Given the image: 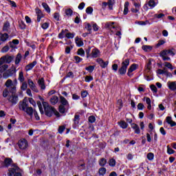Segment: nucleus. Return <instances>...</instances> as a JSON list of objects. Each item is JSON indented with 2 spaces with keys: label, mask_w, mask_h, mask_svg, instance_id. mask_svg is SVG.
Returning <instances> with one entry per match:
<instances>
[{
  "label": "nucleus",
  "mask_w": 176,
  "mask_h": 176,
  "mask_svg": "<svg viewBox=\"0 0 176 176\" xmlns=\"http://www.w3.org/2000/svg\"><path fill=\"white\" fill-rule=\"evenodd\" d=\"M145 100H146V104H147V109H148L150 111H151V109H152V104H151V98H144V99H143V101H145Z\"/></svg>",
  "instance_id": "nucleus-25"
},
{
  "label": "nucleus",
  "mask_w": 176,
  "mask_h": 176,
  "mask_svg": "<svg viewBox=\"0 0 176 176\" xmlns=\"http://www.w3.org/2000/svg\"><path fill=\"white\" fill-rule=\"evenodd\" d=\"M75 41L78 47H80V46H83V41H82V40H80L79 37H76Z\"/></svg>",
  "instance_id": "nucleus-28"
},
{
  "label": "nucleus",
  "mask_w": 176,
  "mask_h": 176,
  "mask_svg": "<svg viewBox=\"0 0 176 176\" xmlns=\"http://www.w3.org/2000/svg\"><path fill=\"white\" fill-rule=\"evenodd\" d=\"M14 57L10 56L9 55L3 56V60H4V63H6L7 64H10L12 61L13 60Z\"/></svg>",
  "instance_id": "nucleus-19"
},
{
  "label": "nucleus",
  "mask_w": 176,
  "mask_h": 176,
  "mask_svg": "<svg viewBox=\"0 0 176 176\" xmlns=\"http://www.w3.org/2000/svg\"><path fill=\"white\" fill-rule=\"evenodd\" d=\"M117 105L119 109H120L121 108H123V100H122V99H119L117 101Z\"/></svg>",
  "instance_id": "nucleus-47"
},
{
  "label": "nucleus",
  "mask_w": 176,
  "mask_h": 176,
  "mask_svg": "<svg viewBox=\"0 0 176 176\" xmlns=\"http://www.w3.org/2000/svg\"><path fill=\"white\" fill-rule=\"evenodd\" d=\"M28 85L30 89L32 90V91H34V93H39V90L38 89L36 85L31 78L28 79Z\"/></svg>",
  "instance_id": "nucleus-6"
},
{
  "label": "nucleus",
  "mask_w": 176,
  "mask_h": 176,
  "mask_svg": "<svg viewBox=\"0 0 176 176\" xmlns=\"http://www.w3.org/2000/svg\"><path fill=\"white\" fill-rule=\"evenodd\" d=\"M36 64H37L36 60H34L32 63L28 64L25 67V71L26 72L31 71V69H32V68H34V65H36Z\"/></svg>",
  "instance_id": "nucleus-15"
},
{
  "label": "nucleus",
  "mask_w": 176,
  "mask_h": 176,
  "mask_svg": "<svg viewBox=\"0 0 176 176\" xmlns=\"http://www.w3.org/2000/svg\"><path fill=\"white\" fill-rule=\"evenodd\" d=\"M42 6L45 9V12H47V13L50 14V12H51L50 7H49V5H47V3H42Z\"/></svg>",
  "instance_id": "nucleus-27"
},
{
  "label": "nucleus",
  "mask_w": 176,
  "mask_h": 176,
  "mask_svg": "<svg viewBox=\"0 0 176 176\" xmlns=\"http://www.w3.org/2000/svg\"><path fill=\"white\" fill-rule=\"evenodd\" d=\"M168 54L167 50H164L160 53V56L162 58L167 56Z\"/></svg>",
  "instance_id": "nucleus-49"
},
{
  "label": "nucleus",
  "mask_w": 176,
  "mask_h": 176,
  "mask_svg": "<svg viewBox=\"0 0 176 176\" xmlns=\"http://www.w3.org/2000/svg\"><path fill=\"white\" fill-rule=\"evenodd\" d=\"M21 58H23V56H21V54L19 53L16 55V57L15 58V64H16V65H19V64H20V62L21 61Z\"/></svg>",
  "instance_id": "nucleus-24"
},
{
  "label": "nucleus",
  "mask_w": 176,
  "mask_h": 176,
  "mask_svg": "<svg viewBox=\"0 0 176 176\" xmlns=\"http://www.w3.org/2000/svg\"><path fill=\"white\" fill-rule=\"evenodd\" d=\"M85 29L87 30V31H89V32H85L84 34H82V36L84 38H86V36H87V35L89 34H91V25H90V23H87L86 25H85Z\"/></svg>",
  "instance_id": "nucleus-18"
},
{
  "label": "nucleus",
  "mask_w": 176,
  "mask_h": 176,
  "mask_svg": "<svg viewBox=\"0 0 176 176\" xmlns=\"http://www.w3.org/2000/svg\"><path fill=\"white\" fill-rule=\"evenodd\" d=\"M8 96H9V89L6 88L3 91V97L6 98Z\"/></svg>",
  "instance_id": "nucleus-54"
},
{
  "label": "nucleus",
  "mask_w": 176,
  "mask_h": 176,
  "mask_svg": "<svg viewBox=\"0 0 176 176\" xmlns=\"http://www.w3.org/2000/svg\"><path fill=\"white\" fill-rule=\"evenodd\" d=\"M64 130H65V126H60L58 128V133L59 134H63V133H64Z\"/></svg>",
  "instance_id": "nucleus-60"
},
{
  "label": "nucleus",
  "mask_w": 176,
  "mask_h": 176,
  "mask_svg": "<svg viewBox=\"0 0 176 176\" xmlns=\"http://www.w3.org/2000/svg\"><path fill=\"white\" fill-rule=\"evenodd\" d=\"M86 13H87V14H91V13H93V8L91 7L87 8Z\"/></svg>",
  "instance_id": "nucleus-63"
},
{
  "label": "nucleus",
  "mask_w": 176,
  "mask_h": 176,
  "mask_svg": "<svg viewBox=\"0 0 176 176\" xmlns=\"http://www.w3.org/2000/svg\"><path fill=\"white\" fill-rule=\"evenodd\" d=\"M37 105L41 115H43L45 113V111H43V108L42 107V103L41 102V101H37Z\"/></svg>",
  "instance_id": "nucleus-37"
},
{
  "label": "nucleus",
  "mask_w": 176,
  "mask_h": 176,
  "mask_svg": "<svg viewBox=\"0 0 176 176\" xmlns=\"http://www.w3.org/2000/svg\"><path fill=\"white\" fill-rule=\"evenodd\" d=\"M36 13L37 15V21L39 23L41 21V19H43L45 15H43L42 11L39 8H36Z\"/></svg>",
  "instance_id": "nucleus-13"
},
{
  "label": "nucleus",
  "mask_w": 176,
  "mask_h": 176,
  "mask_svg": "<svg viewBox=\"0 0 176 176\" xmlns=\"http://www.w3.org/2000/svg\"><path fill=\"white\" fill-rule=\"evenodd\" d=\"M96 63H98V64H99V65L101 67V68H107V67H108V64L109 62L108 61H104V60H102V58H99L96 59Z\"/></svg>",
  "instance_id": "nucleus-11"
},
{
  "label": "nucleus",
  "mask_w": 176,
  "mask_h": 176,
  "mask_svg": "<svg viewBox=\"0 0 176 176\" xmlns=\"http://www.w3.org/2000/svg\"><path fill=\"white\" fill-rule=\"evenodd\" d=\"M60 102H61V105H68V100H67V99H65V98H64V96H60Z\"/></svg>",
  "instance_id": "nucleus-38"
},
{
  "label": "nucleus",
  "mask_w": 176,
  "mask_h": 176,
  "mask_svg": "<svg viewBox=\"0 0 176 176\" xmlns=\"http://www.w3.org/2000/svg\"><path fill=\"white\" fill-rule=\"evenodd\" d=\"M164 75L166 76V78H173V74L170 73L167 69L165 70Z\"/></svg>",
  "instance_id": "nucleus-58"
},
{
  "label": "nucleus",
  "mask_w": 176,
  "mask_h": 176,
  "mask_svg": "<svg viewBox=\"0 0 176 176\" xmlns=\"http://www.w3.org/2000/svg\"><path fill=\"white\" fill-rule=\"evenodd\" d=\"M107 164V160L105 158H101L99 161V165L101 167H104Z\"/></svg>",
  "instance_id": "nucleus-42"
},
{
  "label": "nucleus",
  "mask_w": 176,
  "mask_h": 176,
  "mask_svg": "<svg viewBox=\"0 0 176 176\" xmlns=\"http://www.w3.org/2000/svg\"><path fill=\"white\" fill-rule=\"evenodd\" d=\"M137 68H138V65L135 63L132 64L128 69V72H127L128 76H130V77L133 76V72H134V71H135Z\"/></svg>",
  "instance_id": "nucleus-8"
},
{
  "label": "nucleus",
  "mask_w": 176,
  "mask_h": 176,
  "mask_svg": "<svg viewBox=\"0 0 176 176\" xmlns=\"http://www.w3.org/2000/svg\"><path fill=\"white\" fill-rule=\"evenodd\" d=\"M7 39H9V34H8V33H0V41L1 42V43L3 42H6Z\"/></svg>",
  "instance_id": "nucleus-17"
},
{
  "label": "nucleus",
  "mask_w": 176,
  "mask_h": 176,
  "mask_svg": "<svg viewBox=\"0 0 176 176\" xmlns=\"http://www.w3.org/2000/svg\"><path fill=\"white\" fill-rule=\"evenodd\" d=\"M131 127L135 131V134H140L141 133V130H140V126H138L137 124H131Z\"/></svg>",
  "instance_id": "nucleus-21"
},
{
  "label": "nucleus",
  "mask_w": 176,
  "mask_h": 176,
  "mask_svg": "<svg viewBox=\"0 0 176 176\" xmlns=\"http://www.w3.org/2000/svg\"><path fill=\"white\" fill-rule=\"evenodd\" d=\"M109 164L111 166V167H115V166H116V161L115 159H111L109 161Z\"/></svg>",
  "instance_id": "nucleus-45"
},
{
  "label": "nucleus",
  "mask_w": 176,
  "mask_h": 176,
  "mask_svg": "<svg viewBox=\"0 0 176 176\" xmlns=\"http://www.w3.org/2000/svg\"><path fill=\"white\" fill-rule=\"evenodd\" d=\"M8 102L12 105H16L17 102H19V96L17 95H11L8 96Z\"/></svg>",
  "instance_id": "nucleus-7"
},
{
  "label": "nucleus",
  "mask_w": 176,
  "mask_h": 176,
  "mask_svg": "<svg viewBox=\"0 0 176 176\" xmlns=\"http://www.w3.org/2000/svg\"><path fill=\"white\" fill-rule=\"evenodd\" d=\"M8 91H10L12 95H16V87L14 85L10 87Z\"/></svg>",
  "instance_id": "nucleus-35"
},
{
  "label": "nucleus",
  "mask_w": 176,
  "mask_h": 176,
  "mask_svg": "<svg viewBox=\"0 0 176 176\" xmlns=\"http://www.w3.org/2000/svg\"><path fill=\"white\" fill-rule=\"evenodd\" d=\"M91 28H93L94 31H98V25L97 23H91Z\"/></svg>",
  "instance_id": "nucleus-61"
},
{
  "label": "nucleus",
  "mask_w": 176,
  "mask_h": 176,
  "mask_svg": "<svg viewBox=\"0 0 176 176\" xmlns=\"http://www.w3.org/2000/svg\"><path fill=\"white\" fill-rule=\"evenodd\" d=\"M18 146L21 151H25L28 148V142L25 139H23L19 141Z\"/></svg>",
  "instance_id": "nucleus-5"
},
{
  "label": "nucleus",
  "mask_w": 176,
  "mask_h": 176,
  "mask_svg": "<svg viewBox=\"0 0 176 176\" xmlns=\"http://www.w3.org/2000/svg\"><path fill=\"white\" fill-rule=\"evenodd\" d=\"M148 6L151 8V9H153L155 6H156V2L153 0H150L148 3Z\"/></svg>",
  "instance_id": "nucleus-43"
},
{
  "label": "nucleus",
  "mask_w": 176,
  "mask_h": 176,
  "mask_svg": "<svg viewBox=\"0 0 176 176\" xmlns=\"http://www.w3.org/2000/svg\"><path fill=\"white\" fill-rule=\"evenodd\" d=\"M121 67L118 69L120 75H125L127 72V67L130 65V59H125L121 64Z\"/></svg>",
  "instance_id": "nucleus-2"
},
{
  "label": "nucleus",
  "mask_w": 176,
  "mask_h": 176,
  "mask_svg": "<svg viewBox=\"0 0 176 176\" xmlns=\"http://www.w3.org/2000/svg\"><path fill=\"white\" fill-rule=\"evenodd\" d=\"M166 122L168 124H170V127L176 126V122L173 121V119L170 116L166 117Z\"/></svg>",
  "instance_id": "nucleus-22"
},
{
  "label": "nucleus",
  "mask_w": 176,
  "mask_h": 176,
  "mask_svg": "<svg viewBox=\"0 0 176 176\" xmlns=\"http://www.w3.org/2000/svg\"><path fill=\"white\" fill-rule=\"evenodd\" d=\"M100 55H101V52H100V50L98 49L94 48L91 50V57L92 58H97V57H100Z\"/></svg>",
  "instance_id": "nucleus-10"
},
{
  "label": "nucleus",
  "mask_w": 176,
  "mask_h": 176,
  "mask_svg": "<svg viewBox=\"0 0 176 176\" xmlns=\"http://www.w3.org/2000/svg\"><path fill=\"white\" fill-rule=\"evenodd\" d=\"M77 54H78V56H81V57H85V50H83V48L78 49Z\"/></svg>",
  "instance_id": "nucleus-44"
},
{
  "label": "nucleus",
  "mask_w": 176,
  "mask_h": 176,
  "mask_svg": "<svg viewBox=\"0 0 176 176\" xmlns=\"http://www.w3.org/2000/svg\"><path fill=\"white\" fill-rule=\"evenodd\" d=\"M88 120L89 123H94V122H96V117H94V116H91L89 117Z\"/></svg>",
  "instance_id": "nucleus-59"
},
{
  "label": "nucleus",
  "mask_w": 176,
  "mask_h": 176,
  "mask_svg": "<svg viewBox=\"0 0 176 176\" xmlns=\"http://www.w3.org/2000/svg\"><path fill=\"white\" fill-rule=\"evenodd\" d=\"M54 19L56 21H60V14L58 12H55L54 14Z\"/></svg>",
  "instance_id": "nucleus-55"
},
{
  "label": "nucleus",
  "mask_w": 176,
  "mask_h": 176,
  "mask_svg": "<svg viewBox=\"0 0 176 176\" xmlns=\"http://www.w3.org/2000/svg\"><path fill=\"white\" fill-rule=\"evenodd\" d=\"M10 164H12V159L6 158L5 160H4L5 167H9Z\"/></svg>",
  "instance_id": "nucleus-33"
},
{
  "label": "nucleus",
  "mask_w": 176,
  "mask_h": 176,
  "mask_svg": "<svg viewBox=\"0 0 176 176\" xmlns=\"http://www.w3.org/2000/svg\"><path fill=\"white\" fill-rule=\"evenodd\" d=\"M95 66L90 65L89 67H85L86 71H88V72H93L94 71Z\"/></svg>",
  "instance_id": "nucleus-51"
},
{
  "label": "nucleus",
  "mask_w": 176,
  "mask_h": 176,
  "mask_svg": "<svg viewBox=\"0 0 176 176\" xmlns=\"http://www.w3.org/2000/svg\"><path fill=\"white\" fill-rule=\"evenodd\" d=\"M34 111L35 110H34V109H32V107H30L28 106V108H26L25 112H26V113L28 115H29V116H32Z\"/></svg>",
  "instance_id": "nucleus-23"
},
{
  "label": "nucleus",
  "mask_w": 176,
  "mask_h": 176,
  "mask_svg": "<svg viewBox=\"0 0 176 176\" xmlns=\"http://www.w3.org/2000/svg\"><path fill=\"white\" fill-rule=\"evenodd\" d=\"M154 157H155V155L153 154V153H148L147 154V159L148 160H153Z\"/></svg>",
  "instance_id": "nucleus-56"
},
{
  "label": "nucleus",
  "mask_w": 176,
  "mask_h": 176,
  "mask_svg": "<svg viewBox=\"0 0 176 176\" xmlns=\"http://www.w3.org/2000/svg\"><path fill=\"white\" fill-rule=\"evenodd\" d=\"M21 83H22L21 89L23 90V91H25L28 87V84H27V82L25 81L21 82Z\"/></svg>",
  "instance_id": "nucleus-30"
},
{
  "label": "nucleus",
  "mask_w": 176,
  "mask_h": 176,
  "mask_svg": "<svg viewBox=\"0 0 176 176\" xmlns=\"http://www.w3.org/2000/svg\"><path fill=\"white\" fill-rule=\"evenodd\" d=\"M37 83L41 90H45L46 89V85H45V79L43 78L38 79Z\"/></svg>",
  "instance_id": "nucleus-14"
},
{
  "label": "nucleus",
  "mask_w": 176,
  "mask_h": 176,
  "mask_svg": "<svg viewBox=\"0 0 176 176\" xmlns=\"http://www.w3.org/2000/svg\"><path fill=\"white\" fill-rule=\"evenodd\" d=\"M91 47H89L87 49L85 50V53L87 54V58H90L91 57Z\"/></svg>",
  "instance_id": "nucleus-40"
},
{
  "label": "nucleus",
  "mask_w": 176,
  "mask_h": 176,
  "mask_svg": "<svg viewBox=\"0 0 176 176\" xmlns=\"http://www.w3.org/2000/svg\"><path fill=\"white\" fill-rule=\"evenodd\" d=\"M65 13L67 17H71V16H72V13H74V11H72L71 8H69L65 10Z\"/></svg>",
  "instance_id": "nucleus-39"
},
{
  "label": "nucleus",
  "mask_w": 176,
  "mask_h": 176,
  "mask_svg": "<svg viewBox=\"0 0 176 176\" xmlns=\"http://www.w3.org/2000/svg\"><path fill=\"white\" fill-rule=\"evenodd\" d=\"M18 80H19V82H24V80H25V78H24V72H23V71H21L19 74V78H18Z\"/></svg>",
  "instance_id": "nucleus-26"
},
{
  "label": "nucleus",
  "mask_w": 176,
  "mask_h": 176,
  "mask_svg": "<svg viewBox=\"0 0 176 176\" xmlns=\"http://www.w3.org/2000/svg\"><path fill=\"white\" fill-rule=\"evenodd\" d=\"M129 1H126L124 3V8L123 14L125 15L127 14V13H129Z\"/></svg>",
  "instance_id": "nucleus-29"
},
{
  "label": "nucleus",
  "mask_w": 176,
  "mask_h": 176,
  "mask_svg": "<svg viewBox=\"0 0 176 176\" xmlns=\"http://www.w3.org/2000/svg\"><path fill=\"white\" fill-rule=\"evenodd\" d=\"M118 124L122 129H127L129 124L125 121H120Z\"/></svg>",
  "instance_id": "nucleus-31"
},
{
  "label": "nucleus",
  "mask_w": 176,
  "mask_h": 176,
  "mask_svg": "<svg viewBox=\"0 0 176 176\" xmlns=\"http://www.w3.org/2000/svg\"><path fill=\"white\" fill-rule=\"evenodd\" d=\"M16 67L14 65H12L10 69L7 70L6 72L3 74V77L5 79H8L9 76H13V74H16Z\"/></svg>",
  "instance_id": "nucleus-4"
},
{
  "label": "nucleus",
  "mask_w": 176,
  "mask_h": 176,
  "mask_svg": "<svg viewBox=\"0 0 176 176\" xmlns=\"http://www.w3.org/2000/svg\"><path fill=\"white\" fill-rule=\"evenodd\" d=\"M10 28V25L9 24V23H6L3 25V31H9Z\"/></svg>",
  "instance_id": "nucleus-48"
},
{
  "label": "nucleus",
  "mask_w": 176,
  "mask_h": 176,
  "mask_svg": "<svg viewBox=\"0 0 176 176\" xmlns=\"http://www.w3.org/2000/svg\"><path fill=\"white\" fill-rule=\"evenodd\" d=\"M66 38H68L69 39H72L75 36V33H67L65 34Z\"/></svg>",
  "instance_id": "nucleus-57"
},
{
  "label": "nucleus",
  "mask_w": 176,
  "mask_h": 176,
  "mask_svg": "<svg viewBox=\"0 0 176 176\" xmlns=\"http://www.w3.org/2000/svg\"><path fill=\"white\" fill-rule=\"evenodd\" d=\"M91 80H93V76H87L85 77V82H87V83H89V82H91Z\"/></svg>",
  "instance_id": "nucleus-64"
},
{
  "label": "nucleus",
  "mask_w": 176,
  "mask_h": 176,
  "mask_svg": "<svg viewBox=\"0 0 176 176\" xmlns=\"http://www.w3.org/2000/svg\"><path fill=\"white\" fill-rule=\"evenodd\" d=\"M142 50H144V52H151L152 51V46L151 45H143L142 47Z\"/></svg>",
  "instance_id": "nucleus-32"
},
{
  "label": "nucleus",
  "mask_w": 176,
  "mask_h": 176,
  "mask_svg": "<svg viewBox=\"0 0 176 176\" xmlns=\"http://www.w3.org/2000/svg\"><path fill=\"white\" fill-rule=\"evenodd\" d=\"M166 68H164V69H159L157 70V74L158 75H164L165 72H166Z\"/></svg>",
  "instance_id": "nucleus-52"
},
{
  "label": "nucleus",
  "mask_w": 176,
  "mask_h": 176,
  "mask_svg": "<svg viewBox=\"0 0 176 176\" xmlns=\"http://www.w3.org/2000/svg\"><path fill=\"white\" fill-rule=\"evenodd\" d=\"M41 28L43 30H47V28H49V23H41Z\"/></svg>",
  "instance_id": "nucleus-62"
},
{
  "label": "nucleus",
  "mask_w": 176,
  "mask_h": 176,
  "mask_svg": "<svg viewBox=\"0 0 176 176\" xmlns=\"http://www.w3.org/2000/svg\"><path fill=\"white\" fill-rule=\"evenodd\" d=\"M43 107L46 116H48L49 118L53 116V113H55V115L58 113L54 107L49 105L47 102H43Z\"/></svg>",
  "instance_id": "nucleus-1"
},
{
  "label": "nucleus",
  "mask_w": 176,
  "mask_h": 176,
  "mask_svg": "<svg viewBox=\"0 0 176 176\" xmlns=\"http://www.w3.org/2000/svg\"><path fill=\"white\" fill-rule=\"evenodd\" d=\"M167 86L169 90L172 91H176V81H168L167 82Z\"/></svg>",
  "instance_id": "nucleus-12"
},
{
  "label": "nucleus",
  "mask_w": 176,
  "mask_h": 176,
  "mask_svg": "<svg viewBox=\"0 0 176 176\" xmlns=\"http://www.w3.org/2000/svg\"><path fill=\"white\" fill-rule=\"evenodd\" d=\"M164 66L166 67V68H168V69H170L171 71H173V69H174V67H173V65H171V63H170L168 62H165L164 63Z\"/></svg>",
  "instance_id": "nucleus-36"
},
{
  "label": "nucleus",
  "mask_w": 176,
  "mask_h": 176,
  "mask_svg": "<svg viewBox=\"0 0 176 176\" xmlns=\"http://www.w3.org/2000/svg\"><path fill=\"white\" fill-rule=\"evenodd\" d=\"M9 68V65H3L1 67H0V72H3L4 71H6Z\"/></svg>",
  "instance_id": "nucleus-53"
},
{
  "label": "nucleus",
  "mask_w": 176,
  "mask_h": 176,
  "mask_svg": "<svg viewBox=\"0 0 176 176\" xmlns=\"http://www.w3.org/2000/svg\"><path fill=\"white\" fill-rule=\"evenodd\" d=\"M28 107V103H27V100H25V99L22 102H19V108L21 111H23L25 112Z\"/></svg>",
  "instance_id": "nucleus-9"
},
{
  "label": "nucleus",
  "mask_w": 176,
  "mask_h": 176,
  "mask_svg": "<svg viewBox=\"0 0 176 176\" xmlns=\"http://www.w3.org/2000/svg\"><path fill=\"white\" fill-rule=\"evenodd\" d=\"M19 168L17 166H14L9 169V173H8V176H21V173L19 170Z\"/></svg>",
  "instance_id": "nucleus-3"
},
{
  "label": "nucleus",
  "mask_w": 176,
  "mask_h": 176,
  "mask_svg": "<svg viewBox=\"0 0 176 176\" xmlns=\"http://www.w3.org/2000/svg\"><path fill=\"white\" fill-rule=\"evenodd\" d=\"M50 102L52 104V105H56L57 102H58V97L57 96H53L50 99Z\"/></svg>",
  "instance_id": "nucleus-20"
},
{
  "label": "nucleus",
  "mask_w": 176,
  "mask_h": 176,
  "mask_svg": "<svg viewBox=\"0 0 176 176\" xmlns=\"http://www.w3.org/2000/svg\"><path fill=\"white\" fill-rule=\"evenodd\" d=\"M167 153H168V155H173V153H175V151L170 148V146H167Z\"/></svg>",
  "instance_id": "nucleus-50"
},
{
  "label": "nucleus",
  "mask_w": 176,
  "mask_h": 176,
  "mask_svg": "<svg viewBox=\"0 0 176 176\" xmlns=\"http://www.w3.org/2000/svg\"><path fill=\"white\" fill-rule=\"evenodd\" d=\"M6 87H11L12 86H13V81H12V80H10V79H8L6 82Z\"/></svg>",
  "instance_id": "nucleus-46"
},
{
  "label": "nucleus",
  "mask_w": 176,
  "mask_h": 176,
  "mask_svg": "<svg viewBox=\"0 0 176 176\" xmlns=\"http://www.w3.org/2000/svg\"><path fill=\"white\" fill-rule=\"evenodd\" d=\"M99 175H105V174L107 173V168L102 167L99 168Z\"/></svg>",
  "instance_id": "nucleus-41"
},
{
  "label": "nucleus",
  "mask_w": 176,
  "mask_h": 176,
  "mask_svg": "<svg viewBox=\"0 0 176 176\" xmlns=\"http://www.w3.org/2000/svg\"><path fill=\"white\" fill-rule=\"evenodd\" d=\"M114 4H115V0H109V1L107 2V5L110 10H112V9H113Z\"/></svg>",
  "instance_id": "nucleus-34"
},
{
  "label": "nucleus",
  "mask_w": 176,
  "mask_h": 176,
  "mask_svg": "<svg viewBox=\"0 0 176 176\" xmlns=\"http://www.w3.org/2000/svg\"><path fill=\"white\" fill-rule=\"evenodd\" d=\"M80 116L76 114L74 116V118L73 120V122L74 123V124L73 125V127H74V129L76 127V126H78L79 124V121L80 120Z\"/></svg>",
  "instance_id": "nucleus-16"
}]
</instances>
